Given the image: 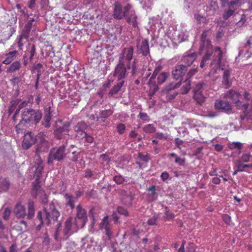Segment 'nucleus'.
Here are the masks:
<instances>
[{"mask_svg":"<svg viewBox=\"0 0 252 252\" xmlns=\"http://www.w3.org/2000/svg\"><path fill=\"white\" fill-rule=\"evenodd\" d=\"M44 212L43 216L41 211L37 213V219L39 220L40 223L36 226L37 230H39L44 223L49 225L52 221H56L60 216V212L56 209L53 203L44 206Z\"/></svg>","mask_w":252,"mask_h":252,"instance_id":"nucleus-1","label":"nucleus"},{"mask_svg":"<svg viewBox=\"0 0 252 252\" xmlns=\"http://www.w3.org/2000/svg\"><path fill=\"white\" fill-rule=\"evenodd\" d=\"M222 57V52L220 47H216L214 50V55L213 56V59L211 63L212 66L214 65L217 69L219 68L221 70H223L222 75V84L226 88L230 87L232 84L231 80L230 79V70L229 69H226L223 67L221 64V61Z\"/></svg>","mask_w":252,"mask_h":252,"instance_id":"nucleus-2","label":"nucleus"},{"mask_svg":"<svg viewBox=\"0 0 252 252\" xmlns=\"http://www.w3.org/2000/svg\"><path fill=\"white\" fill-rule=\"evenodd\" d=\"M41 118V112L33 109H25L22 114V119L29 124H37L39 122Z\"/></svg>","mask_w":252,"mask_h":252,"instance_id":"nucleus-3","label":"nucleus"},{"mask_svg":"<svg viewBox=\"0 0 252 252\" xmlns=\"http://www.w3.org/2000/svg\"><path fill=\"white\" fill-rule=\"evenodd\" d=\"M42 136L43 134L39 133L38 135L34 137L32 132H28L25 135L24 137L29 139V141H31L33 139L34 141V143L36 142H38L39 144L36 148V152H43L48 151V144L44 138L42 137Z\"/></svg>","mask_w":252,"mask_h":252,"instance_id":"nucleus-4","label":"nucleus"},{"mask_svg":"<svg viewBox=\"0 0 252 252\" xmlns=\"http://www.w3.org/2000/svg\"><path fill=\"white\" fill-rule=\"evenodd\" d=\"M66 146L63 145L59 147L52 148L48 155L47 163L48 164H52L54 160L61 161L63 160L66 155L65 151Z\"/></svg>","mask_w":252,"mask_h":252,"instance_id":"nucleus-5","label":"nucleus"},{"mask_svg":"<svg viewBox=\"0 0 252 252\" xmlns=\"http://www.w3.org/2000/svg\"><path fill=\"white\" fill-rule=\"evenodd\" d=\"M131 9V5L127 3L124 7V11H123L122 5L121 3L119 1H116L114 3L113 17L118 20L122 19L125 17L126 14L129 12Z\"/></svg>","mask_w":252,"mask_h":252,"instance_id":"nucleus-6","label":"nucleus"},{"mask_svg":"<svg viewBox=\"0 0 252 252\" xmlns=\"http://www.w3.org/2000/svg\"><path fill=\"white\" fill-rule=\"evenodd\" d=\"M79 226L76 219L69 217L64 223L63 234L68 237L77 232Z\"/></svg>","mask_w":252,"mask_h":252,"instance_id":"nucleus-7","label":"nucleus"},{"mask_svg":"<svg viewBox=\"0 0 252 252\" xmlns=\"http://www.w3.org/2000/svg\"><path fill=\"white\" fill-rule=\"evenodd\" d=\"M235 162L239 171H246L247 168L252 167V156L250 154H243Z\"/></svg>","mask_w":252,"mask_h":252,"instance_id":"nucleus-8","label":"nucleus"},{"mask_svg":"<svg viewBox=\"0 0 252 252\" xmlns=\"http://www.w3.org/2000/svg\"><path fill=\"white\" fill-rule=\"evenodd\" d=\"M127 74L125 63L118 62L113 71V76L117 78L118 81H125Z\"/></svg>","mask_w":252,"mask_h":252,"instance_id":"nucleus-9","label":"nucleus"},{"mask_svg":"<svg viewBox=\"0 0 252 252\" xmlns=\"http://www.w3.org/2000/svg\"><path fill=\"white\" fill-rule=\"evenodd\" d=\"M134 48L129 46L124 48L119 58V62L125 63V62H130L133 57Z\"/></svg>","mask_w":252,"mask_h":252,"instance_id":"nucleus-10","label":"nucleus"},{"mask_svg":"<svg viewBox=\"0 0 252 252\" xmlns=\"http://www.w3.org/2000/svg\"><path fill=\"white\" fill-rule=\"evenodd\" d=\"M74 219H76L81 221V227H83L86 224L88 221V217L87 212L86 210L82 208L80 204H79L76 207V217Z\"/></svg>","mask_w":252,"mask_h":252,"instance_id":"nucleus-11","label":"nucleus"},{"mask_svg":"<svg viewBox=\"0 0 252 252\" xmlns=\"http://www.w3.org/2000/svg\"><path fill=\"white\" fill-rule=\"evenodd\" d=\"M59 123L62 124L61 126L58 125L56 126L54 129V135L59 139H61L63 133H67L69 130L70 123L69 122H65L63 124L62 121H59Z\"/></svg>","mask_w":252,"mask_h":252,"instance_id":"nucleus-12","label":"nucleus"},{"mask_svg":"<svg viewBox=\"0 0 252 252\" xmlns=\"http://www.w3.org/2000/svg\"><path fill=\"white\" fill-rule=\"evenodd\" d=\"M136 48L138 53H141L143 56H146L150 53L148 40L144 39L141 41H137Z\"/></svg>","mask_w":252,"mask_h":252,"instance_id":"nucleus-13","label":"nucleus"},{"mask_svg":"<svg viewBox=\"0 0 252 252\" xmlns=\"http://www.w3.org/2000/svg\"><path fill=\"white\" fill-rule=\"evenodd\" d=\"M34 166L35 167L34 177H35V180L36 181V183H39L38 181L42 176L44 168L43 160L39 156H37V158H35Z\"/></svg>","mask_w":252,"mask_h":252,"instance_id":"nucleus-14","label":"nucleus"},{"mask_svg":"<svg viewBox=\"0 0 252 252\" xmlns=\"http://www.w3.org/2000/svg\"><path fill=\"white\" fill-rule=\"evenodd\" d=\"M32 195L36 198L37 196H40V197H43L42 203L44 204H47V198L46 196L45 195L44 191L41 188L39 184L38 183H35L33 185L32 192Z\"/></svg>","mask_w":252,"mask_h":252,"instance_id":"nucleus-15","label":"nucleus"},{"mask_svg":"<svg viewBox=\"0 0 252 252\" xmlns=\"http://www.w3.org/2000/svg\"><path fill=\"white\" fill-rule=\"evenodd\" d=\"M214 107L216 110L227 112L231 110V106L227 100H223L221 99H217L214 104Z\"/></svg>","mask_w":252,"mask_h":252,"instance_id":"nucleus-16","label":"nucleus"},{"mask_svg":"<svg viewBox=\"0 0 252 252\" xmlns=\"http://www.w3.org/2000/svg\"><path fill=\"white\" fill-rule=\"evenodd\" d=\"M181 85V82L179 81L177 83H171L166 86L164 88V92L167 94V97L168 99H173L175 98L177 95L178 93L174 92L173 94H170V93L177 88L180 87Z\"/></svg>","mask_w":252,"mask_h":252,"instance_id":"nucleus-17","label":"nucleus"},{"mask_svg":"<svg viewBox=\"0 0 252 252\" xmlns=\"http://www.w3.org/2000/svg\"><path fill=\"white\" fill-rule=\"evenodd\" d=\"M187 67L183 64L177 65L172 71V74L174 79L178 80L182 78L186 73Z\"/></svg>","mask_w":252,"mask_h":252,"instance_id":"nucleus-18","label":"nucleus"},{"mask_svg":"<svg viewBox=\"0 0 252 252\" xmlns=\"http://www.w3.org/2000/svg\"><path fill=\"white\" fill-rule=\"evenodd\" d=\"M240 54L247 55L248 57L252 54V36L248 38L246 43L242 45L240 50Z\"/></svg>","mask_w":252,"mask_h":252,"instance_id":"nucleus-19","label":"nucleus"},{"mask_svg":"<svg viewBox=\"0 0 252 252\" xmlns=\"http://www.w3.org/2000/svg\"><path fill=\"white\" fill-rule=\"evenodd\" d=\"M126 21L127 23L131 24L134 28L137 27V17L136 15L135 10L131 9L129 11V12L125 16Z\"/></svg>","mask_w":252,"mask_h":252,"instance_id":"nucleus-20","label":"nucleus"},{"mask_svg":"<svg viewBox=\"0 0 252 252\" xmlns=\"http://www.w3.org/2000/svg\"><path fill=\"white\" fill-rule=\"evenodd\" d=\"M52 115H51V107L50 106H46L44 109V116L43 118V120L42 122V125L46 127L49 128L51 126V120Z\"/></svg>","mask_w":252,"mask_h":252,"instance_id":"nucleus-21","label":"nucleus"},{"mask_svg":"<svg viewBox=\"0 0 252 252\" xmlns=\"http://www.w3.org/2000/svg\"><path fill=\"white\" fill-rule=\"evenodd\" d=\"M219 6L217 1L211 0L208 6L204 7V10L207 16H213L218 10Z\"/></svg>","mask_w":252,"mask_h":252,"instance_id":"nucleus-22","label":"nucleus"},{"mask_svg":"<svg viewBox=\"0 0 252 252\" xmlns=\"http://www.w3.org/2000/svg\"><path fill=\"white\" fill-rule=\"evenodd\" d=\"M86 124L84 122H79L74 126V130L77 133V136L83 138L87 135L85 132L86 128Z\"/></svg>","mask_w":252,"mask_h":252,"instance_id":"nucleus-23","label":"nucleus"},{"mask_svg":"<svg viewBox=\"0 0 252 252\" xmlns=\"http://www.w3.org/2000/svg\"><path fill=\"white\" fill-rule=\"evenodd\" d=\"M14 212L18 218L23 219L26 215L25 207L20 202L17 203L15 205Z\"/></svg>","mask_w":252,"mask_h":252,"instance_id":"nucleus-24","label":"nucleus"},{"mask_svg":"<svg viewBox=\"0 0 252 252\" xmlns=\"http://www.w3.org/2000/svg\"><path fill=\"white\" fill-rule=\"evenodd\" d=\"M196 53L193 52L190 54H187L186 55H185L182 57V61L187 66H190L196 60Z\"/></svg>","mask_w":252,"mask_h":252,"instance_id":"nucleus-25","label":"nucleus"},{"mask_svg":"<svg viewBox=\"0 0 252 252\" xmlns=\"http://www.w3.org/2000/svg\"><path fill=\"white\" fill-rule=\"evenodd\" d=\"M240 94L233 90L227 91L224 95V97L231 99L235 103L239 101Z\"/></svg>","mask_w":252,"mask_h":252,"instance_id":"nucleus-26","label":"nucleus"},{"mask_svg":"<svg viewBox=\"0 0 252 252\" xmlns=\"http://www.w3.org/2000/svg\"><path fill=\"white\" fill-rule=\"evenodd\" d=\"M213 50V46L210 40L200 41V45L199 49V53L202 54L206 51Z\"/></svg>","mask_w":252,"mask_h":252,"instance_id":"nucleus-27","label":"nucleus"},{"mask_svg":"<svg viewBox=\"0 0 252 252\" xmlns=\"http://www.w3.org/2000/svg\"><path fill=\"white\" fill-rule=\"evenodd\" d=\"M18 52L16 50L10 51L5 54V59L2 61V63L7 65L10 64L16 57Z\"/></svg>","mask_w":252,"mask_h":252,"instance_id":"nucleus-28","label":"nucleus"},{"mask_svg":"<svg viewBox=\"0 0 252 252\" xmlns=\"http://www.w3.org/2000/svg\"><path fill=\"white\" fill-rule=\"evenodd\" d=\"M148 84L150 88L149 94L150 95H153L158 90V84H157L155 79L152 78H150Z\"/></svg>","mask_w":252,"mask_h":252,"instance_id":"nucleus-29","label":"nucleus"},{"mask_svg":"<svg viewBox=\"0 0 252 252\" xmlns=\"http://www.w3.org/2000/svg\"><path fill=\"white\" fill-rule=\"evenodd\" d=\"M27 123L22 120L19 123L15 126V129L17 134L24 133L26 131V128L27 127Z\"/></svg>","mask_w":252,"mask_h":252,"instance_id":"nucleus-30","label":"nucleus"},{"mask_svg":"<svg viewBox=\"0 0 252 252\" xmlns=\"http://www.w3.org/2000/svg\"><path fill=\"white\" fill-rule=\"evenodd\" d=\"M125 81H119L113 88L110 90L109 95L112 96L117 94L121 90V88L124 86Z\"/></svg>","mask_w":252,"mask_h":252,"instance_id":"nucleus-31","label":"nucleus"},{"mask_svg":"<svg viewBox=\"0 0 252 252\" xmlns=\"http://www.w3.org/2000/svg\"><path fill=\"white\" fill-rule=\"evenodd\" d=\"M21 67V63L19 61H15L13 62L7 69L6 72L8 73H13L18 70Z\"/></svg>","mask_w":252,"mask_h":252,"instance_id":"nucleus-32","label":"nucleus"},{"mask_svg":"<svg viewBox=\"0 0 252 252\" xmlns=\"http://www.w3.org/2000/svg\"><path fill=\"white\" fill-rule=\"evenodd\" d=\"M32 24L31 22H27L24 26V28L22 31V36L24 37L25 39H27L30 35Z\"/></svg>","mask_w":252,"mask_h":252,"instance_id":"nucleus-33","label":"nucleus"},{"mask_svg":"<svg viewBox=\"0 0 252 252\" xmlns=\"http://www.w3.org/2000/svg\"><path fill=\"white\" fill-rule=\"evenodd\" d=\"M34 205L32 201L30 200L28 202V213L27 218L29 220L32 219L34 216Z\"/></svg>","mask_w":252,"mask_h":252,"instance_id":"nucleus-34","label":"nucleus"},{"mask_svg":"<svg viewBox=\"0 0 252 252\" xmlns=\"http://www.w3.org/2000/svg\"><path fill=\"white\" fill-rule=\"evenodd\" d=\"M204 53H205V55L202 57V59L200 65V67L201 68H203L206 63L209 61L213 53V50L210 51H206V52H204Z\"/></svg>","mask_w":252,"mask_h":252,"instance_id":"nucleus-35","label":"nucleus"},{"mask_svg":"<svg viewBox=\"0 0 252 252\" xmlns=\"http://www.w3.org/2000/svg\"><path fill=\"white\" fill-rule=\"evenodd\" d=\"M169 74L167 72H161L157 77V84L160 85L163 84L167 80Z\"/></svg>","mask_w":252,"mask_h":252,"instance_id":"nucleus-36","label":"nucleus"},{"mask_svg":"<svg viewBox=\"0 0 252 252\" xmlns=\"http://www.w3.org/2000/svg\"><path fill=\"white\" fill-rule=\"evenodd\" d=\"M241 4V2L240 0H232L230 1L227 6H228L229 9L232 10H233L235 12Z\"/></svg>","mask_w":252,"mask_h":252,"instance_id":"nucleus-37","label":"nucleus"},{"mask_svg":"<svg viewBox=\"0 0 252 252\" xmlns=\"http://www.w3.org/2000/svg\"><path fill=\"white\" fill-rule=\"evenodd\" d=\"M137 63V61L136 60H134L133 61L131 65L130 64V62L126 63V67L127 69H131V73L132 76L135 75L137 72L138 67Z\"/></svg>","mask_w":252,"mask_h":252,"instance_id":"nucleus-38","label":"nucleus"},{"mask_svg":"<svg viewBox=\"0 0 252 252\" xmlns=\"http://www.w3.org/2000/svg\"><path fill=\"white\" fill-rule=\"evenodd\" d=\"M184 84L181 89V94H187L191 88L190 81L189 79H187L184 82Z\"/></svg>","mask_w":252,"mask_h":252,"instance_id":"nucleus-39","label":"nucleus"},{"mask_svg":"<svg viewBox=\"0 0 252 252\" xmlns=\"http://www.w3.org/2000/svg\"><path fill=\"white\" fill-rule=\"evenodd\" d=\"M9 182L6 179H0V191H6L9 188Z\"/></svg>","mask_w":252,"mask_h":252,"instance_id":"nucleus-40","label":"nucleus"},{"mask_svg":"<svg viewBox=\"0 0 252 252\" xmlns=\"http://www.w3.org/2000/svg\"><path fill=\"white\" fill-rule=\"evenodd\" d=\"M164 208L165 212L164 216L163 217V220L165 221H169L173 220L175 218V215L170 211L167 206H165Z\"/></svg>","mask_w":252,"mask_h":252,"instance_id":"nucleus-41","label":"nucleus"},{"mask_svg":"<svg viewBox=\"0 0 252 252\" xmlns=\"http://www.w3.org/2000/svg\"><path fill=\"white\" fill-rule=\"evenodd\" d=\"M67 201V204L69 206L72 210L75 208L74 203L76 198L68 194H65L64 195Z\"/></svg>","mask_w":252,"mask_h":252,"instance_id":"nucleus-42","label":"nucleus"},{"mask_svg":"<svg viewBox=\"0 0 252 252\" xmlns=\"http://www.w3.org/2000/svg\"><path fill=\"white\" fill-rule=\"evenodd\" d=\"M194 98L200 105H202L205 101L206 99V97L203 95L202 93H194Z\"/></svg>","mask_w":252,"mask_h":252,"instance_id":"nucleus-43","label":"nucleus"},{"mask_svg":"<svg viewBox=\"0 0 252 252\" xmlns=\"http://www.w3.org/2000/svg\"><path fill=\"white\" fill-rule=\"evenodd\" d=\"M143 130L146 133L152 134L156 131V127L152 124H148L143 127Z\"/></svg>","mask_w":252,"mask_h":252,"instance_id":"nucleus-44","label":"nucleus"},{"mask_svg":"<svg viewBox=\"0 0 252 252\" xmlns=\"http://www.w3.org/2000/svg\"><path fill=\"white\" fill-rule=\"evenodd\" d=\"M109 226H110V224L108 220V216H106L103 218L100 223V229L103 230Z\"/></svg>","mask_w":252,"mask_h":252,"instance_id":"nucleus-45","label":"nucleus"},{"mask_svg":"<svg viewBox=\"0 0 252 252\" xmlns=\"http://www.w3.org/2000/svg\"><path fill=\"white\" fill-rule=\"evenodd\" d=\"M20 100L17 99L16 100H12L11 101V105L8 108L9 115H11L16 109L17 106L19 104Z\"/></svg>","mask_w":252,"mask_h":252,"instance_id":"nucleus-46","label":"nucleus"},{"mask_svg":"<svg viewBox=\"0 0 252 252\" xmlns=\"http://www.w3.org/2000/svg\"><path fill=\"white\" fill-rule=\"evenodd\" d=\"M194 18L199 24H206L209 22V19H207L206 17L199 14H195L194 15Z\"/></svg>","mask_w":252,"mask_h":252,"instance_id":"nucleus-47","label":"nucleus"},{"mask_svg":"<svg viewBox=\"0 0 252 252\" xmlns=\"http://www.w3.org/2000/svg\"><path fill=\"white\" fill-rule=\"evenodd\" d=\"M113 113V111L111 109L104 110L100 111L99 112L100 118L107 119Z\"/></svg>","mask_w":252,"mask_h":252,"instance_id":"nucleus-48","label":"nucleus"},{"mask_svg":"<svg viewBox=\"0 0 252 252\" xmlns=\"http://www.w3.org/2000/svg\"><path fill=\"white\" fill-rule=\"evenodd\" d=\"M34 144V141L33 139H32L31 141H29V139H27V138H25L24 137L23 141L22 147L24 149H28L32 146V145Z\"/></svg>","mask_w":252,"mask_h":252,"instance_id":"nucleus-49","label":"nucleus"},{"mask_svg":"<svg viewBox=\"0 0 252 252\" xmlns=\"http://www.w3.org/2000/svg\"><path fill=\"white\" fill-rule=\"evenodd\" d=\"M15 227L18 231H24L27 229V223L24 220H21L19 221L17 225L15 226Z\"/></svg>","mask_w":252,"mask_h":252,"instance_id":"nucleus-50","label":"nucleus"},{"mask_svg":"<svg viewBox=\"0 0 252 252\" xmlns=\"http://www.w3.org/2000/svg\"><path fill=\"white\" fill-rule=\"evenodd\" d=\"M117 131L119 134H123L126 129V126L125 124L123 123H119L117 125L116 127Z\"/></svg>","mask_w":252,"mask_h":252,"instance_id":"nucleus-51","label":"nucleus"},{"mask_svg":"<svg viewBox=\"0 0 252 252\" xmlns=\"http://www.w3.org/2000/svg\"><path fill=\"white\" fill-rule=\"evenodd\" d=\"M233 10L230 9H228L227 10H226L224 11V13L222 15V17L224 20H227L231 16H232L235 13Z\"/></svg>","mask_w":252,"mask_h":252,"instance_id":"nucleus-52","label":"nucleus"},{"mask_svg":"<svg viewBox=\"0 0 252 252\" xmlns=\"http://www.w3.org/2000/svg\"><path fill=\"white\" fill-rule=\"evenodd\" d=\"M80 153L79 152L73 151L71 155L69 157V159L73 162L77 161L80 157Z\"/></svg>","mask_w":252,"mask_h":252,"instance_id":"nucleus-53","label":"nucleus"},{"mask_svg":"<svg viewBox=\"0 0 252 252\" xmlns=\"http://www.w3.org/2000/svg\"><path fill=\"white\" fill-rule=\"evenodd\" d=\"M204 83H198L197 84L193 89L194 93H202Z\"/></svg>","mask_w":252,"mask_h":252,"instance_id":"nucleus-54","label":"nucleus"},{"mask_svg":"<svg viewBox=\"0 0 252 252\" xmlns=\"http://www.w3.org/2000/svg\"><path fill=\"white\" fill-rule=\"evenodd\" d=\"M113 180L118 185L123 184L125 181V179L121 175H116L114 177Z\"/></svg>","mask_w":252,"mask_h":252,"instance_id":"nucleus-55","label":"nucleus"},{"mask_svg":"<svg viewBox=\"0 0 252 252\" xmlns=\"http://www.w3.org/2000/svg\"><path fill=\"white\" fill-rule=\"evenodd\" d=\"M138 117L145 122H149L150 120V117L146 113L140 112Z\"/></svg>","mask_w":252,"mask_h":252,"instance_id":"nucleus-56","label":"nucleus"},{"mask_svg":"<svg viewBox=\"0 0 252 252\" xmlns=\"http://www.w3.org/2000/svg\"><path fill=\"white\" fill-rule=\"evenodd\" d=\"M158 217L154 215L151 219H149L147 221V223L149 225H157V221L158 220Z\"/></svg>","mask_w":252,"mask_h":252,"instance_id":"nucleus-57","label":"nucleus"},{"mask_svg":"<svg viewBox=\"0 0 252 252\" xmlns=\"http://www.w3.org/2000/svg\"><path fill=\"white\" fill-rule=\"evenodd\" d=\"M229 147L230 149H240L242 148V144L238 142H233L229 145Z\"/></svg>","mask_w":252,"mask_h":252,"instance_id":"nucleus-58","label":"nucleus"},{"mask_svg":"<svg viewBox=\"0 0 252 252\" xmlns=\"http://www.w3.org/2000/svg\"><path fill=\"white\" fill-rule=\"evenodd\" d=\"M25 39L24 36H22V33L19 36L18 38V40L17 42L18 46L20 50H22L23 49V47L24 45V42H23V39Z\"/></svg>","mask_w":252,"mask_h":252,"instance_id":"nucleus-59","label":"nucleus"},{"mask_svg":"<svg viewBox=\"0 0 252 252\" xmlns=\"http://www.w3.org/2000/svg\"><path fill=\"white\" fill-rule=\"evenodd\" d=\"M161 70V66H158V67H156L154 71V72L150 78L155 79L156 78V76H157L160 73V72Z\"/></svg>","mask_w":252,"mask_h":252,"instance_id":"nucleus-60","label":"nucleus"},{"mask_svg":"<svg viewBox=\"0 0 252 252\" xmlns=\"http://www.w3.org/2000/svg\"><path fill=\"white\" fill-rule=\"evenodd\" d=\"M11 210L9 208H6L3 215V218L7 220L9 219L10 215L11 214Z\"/></svg>","mask_w":252,"mask_h":252,"instance_id":"nucleus-61","label":"nucleus"},{"mask_svg":"<svg viewBox=\"0 0 252 252\" xmlns=\"http://www.w3.org/2000/svg\"><path fill=\"white\" fill-rule=\"evenodd\" d=\"M138 158L140 160L145 162H148L150 159L149 156L147 154L144 155L141 153H138Z\"/></svg>","mask_w":252,"mask_h":252,"instance_id":"nucleus-62","label":"nucleus"},{"mask_svg":"<svg viewBox=\"0 0 252 252\" xmlns=\"http://www.w3.org/2000/svg\"><path fill=\"white\" fill-rule=\"evenodd\" d=\"M187 252H195V246L192 243H189L188 244V246L186 248Z\"/></svg>","mask_w":252,"mask_h":252,"instance_id":"nucleus-63","label":"nucleus"},{"mask_svg":"<svg viewBox=\"0 0 252 252\" xmlns=\"http://www.w3.org/2000/svg\"><path fill=\"white\" fill-rule=\"evenodd\" d=\"M117 211L120 214L123 215L125 216H127L128 215V213L127 210L122 207H118L117 208Z\"/></svg>","mask_w":252,"mask_h":252,"instance_id":"nucleus-64","label":"nucleus"}]
</instances>
